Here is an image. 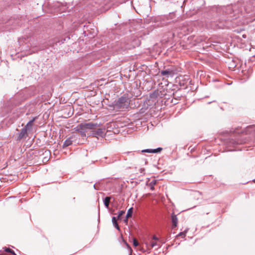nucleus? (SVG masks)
Returning a JSON list of instances; mask_svg holds the SVG:
<instances>
[{"mask_svg":"<svg viewBox=\"0 0 255 255\" xmlns=\"http://www.w3.org/2000/svg\"><path fill=\"white\" fill-rule=\"evenodd\" d=\"M96 126V124L92 123H83L77 126L73 130L74 132H79L81 136H84L88 130L95 129Z\"/></svg>","mask_w":255,"mask_h":255,"instance_id":"1","label":"nucleus"},{"mask_svg":"<svg viewBox=\"0 0 255 255\" xmlns=\"http://www.w3.org/2000/svg\"><path fill=\"white\" fill-rule=\"evenodd\" d=\"M32 128V120H30L26 125L21 129L20 132L18 134V139H21L25 138L27 136V130L30 129Z\"/></svg>","mask_w":255,"mask_h":255,"instance_id":"2","label":"nucleus"},{"mask_svg":"<svg viewBox=\"0 0 255 255\" xmlns=\"http://www.w3.org/2000/svg\"><path fill=\"white\" fill-rule=\"evenodd\" d=\"M149 246L151 248H154L156 246H160V241L156 236L154 235L152 237L150 242Z\"/></svg>","mask_w":255,"mask_h":255,"instance_id":"3","label":"nucleus"},{"mask_svg":"<svg viewBox=\"0 0 255 255\" xmlns=\"http://www.w3.org/2000/svg\"><path fill=\"white\" fill-rule=\"evenodd\" d=\"M161 74L162 76H165L166 77H169V76H173L174 74V72L173 70L168 69L166 70H163L161 72Z\"/></svg>","mask_w":255,"mask_h":255,"instance_id":"4","label":"nucleus"},{"mask_svg":"<svg viewBox=\"0 0 255 255\" xmlns=\"http://www.w3.org/2000/svg\"><path fill=\"white\" fill-rule=\"evenodd\" d=\"M171 221L172 224V227L175 228L177 227L178 224V219L176 215L172 214L171 215Z\"/></svg>","mask_w":255,"mask_h":255,"instance_id":"5","label":"nucleus"},{"mask_svg":"<svg viewBox=\"0 0 255 255\" xmlns=\"http://www.w3.org/2000/svg\"><path fill=\"white\" fill-rule=\"evenodd\" d=\"M162 150V148L159 147L155 149H145L142 150V152H148V153H157L161 151Z\"/></svg>","mask_w":255,"mask_h":255,"instance_id":"6","label":"nucleus"},{"mask_svg":"<svg viewBox=\"0 0 255 255\" xmlns=\"http://www.w3.org/2000/svg\"><path fill=\"white\" fill-rule=\"evenodd\" d=\"M157 181L155 179H152L147 185L150 187V189L153 190L154 189V185L156 184Z\"/></svg>","mask_w":255,"mask_h":255,"instance_id":"7","label":"nucleus"},{"mask_svg":"<svg viewBox=\"0 0 255 255\" xmlns=\"http://www.w3.org/2000/svg\"><path fill=\"white\" fill-rule=\"evenodd\" d=\"M111 197H106L104 201V205L107 207L108 208L110 202Z\"/></svg>","mask_w":255,"mask_h":255,"instance_id":"8","label":"nucleus"},{"mask_svg":"<svg viewBox=\"0 0 255 255\" xmlns=\"http://www.w3.org/2000/svg\"><path fill=\"white\" fill-rule=\"evenodd\" d=\"M112 222L114 224V225L115 226V227L118 229V230H120V227L117 223V219L115 217H113L112 218Z\"/></svg>","mask_w":255,"mask_h":255,"instance_id":"9","label":"nucleus"},{"mask_svg":"<svg viewBox=\"0 0 255 255\" xmlns=\"http://www.w3.org/2000/svg\"><path fill=\"white\" fill-rule=\"evenodd\" d=\"M3 249L4 250V251H5L6 252L9 253L13 255H16V254L14 253V252L9 248L4 247Z\"/></svg>","mask_w":255,"mask_h":255,"instance_id":"10","label":"nucleus"},{"mask_svg":"<svg viewBox=\"0 0 255 255\" xmlns=\"http://www.w3.org/2000/svg\"><path fill=\"white\" fill-rule=\"evenodd\" d=\"M132 208H130L129 209L128 211L127 214V218L128 219V218H130L131 217L132 213Z\"/></svg>","mask_w":255,"mask_h":255,"instance_id":"11","label":"nucleus"},{"mask_svg":"<svg viewBox=\"0 0 255 255\" xmlns=\"http://www.w3.org/2000/svg\"><path fill=\"white\" fill-rule=\"evenodd\" d=\"M186 232H182L180 233L177 237H181L182 238H184L186 236Z\"/></svg>","mask_w":255,"mask_h":255,"instance_id":"12","label":"nucleus"},{"mask_svg":"<svg viewBox=\"0 0 255 255\" xmlns=\"http://www.w3.org/2000/svg\"><path fill=\"white\" fill-rule=\"evenodd\" d=\"M138 242L135 238L133 239V245L134 247H137L138 245Z\"/></svg>","mask_w":255,"mask_h":255,"instance_id":"13","label":"nucleus"},{"mask_svg":"<svg viewBox=\"0 0 255 255\" xmlns=\"http://www.w3.org/2000/svg\"><path fill=\"white\" fill-rule=\"evenodd\" d=\"M125 212L124 211H121L118 215V219H120L121 218V217L124 214Z\"/></svg>","mask_w":255,"mask_h":255,"instance_id":"14","label":"nucleus"},{"mask_svg":"<svg viewBox=\"0 0 255 255\" xmlns=\"http://www.w3.org/2000/svg\"><path fill=\"white\" fill-rule=\"evenodd\" d=\"M71 144V141H68V140H66L65 141V142H64V145L65 146H67L69 145H70Z\"/></svg>","mask_w":255,"mask_h":255,"instance_id":"15","label":"nucleus"},{"mask_svg":"<svg viewBox=\"0 0 255 255\" xmlns=\"http://www.w3.org/2000/svg\"><path fill=\"white\" fill-rule=\"evenodd\" d=\"M125 100V99L124 98H121L119 99V102L123 103Z\"/></svg>","mask_w":255,"mask_h":255,"instance_id":"16","label":"nucleus"},{"mask_svg":"<svg viewBox=\"0 0 255 255\" xmlns=\"http://www.w3.org/2000/svg\"><path fill=\"white\" fill-rule=\"evenodd\" d=\"M127 246L128 247V248H129L131 250L130 247L128 244H127Z\"/></svg>","mask_w":255,"mask_h":255,"instance_id":"17","label":"nucleus"},{"mask_svg":"<svg viewBox=\"0 0 255 255\" xmlns=\"http://www.w3.org/2000/svg\"><path fill=\"white\" fill-rule=\"evenodd\" d=\"M146 247H147V248H148L147 244L146 245Z\"/></svg>","mask_w":255,"mask_h":255,"instance_id":"18","label":"nucleus"},{"mask_svg":"<svg viewBox=\"0 0 255 255\" xmlns=\"http://www.w3.org/2000/svg\"><path fill=\"white\" fill-rule=\"evenodd\" d=\"M254 182L255 183V179L254 180Z\"/></svg>","mask_w":255,"mask_h":255,"instance_id":"19","label":"nucleus"}]
</instances>
